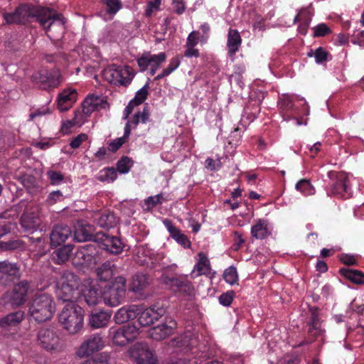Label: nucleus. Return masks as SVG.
Returning a JSON list of instances; mask_svg holds the SVG:
<instances>
[{"label": "nucleus", "mask_w": 364, "mask_h": 364, "mask_svg": "<svg viewBox=\"0 0 364 364\" xmlns=\"http://www.w3.org/2000/svg\"><path fill=\"white\" fill-rule=\"evenodd\" d=\"M63 200V194L60 191H54L49 193L46 199V203L52 205L58 201Z\"/></svg>", "instance_id": "nucleus-59"}, {"label": "nucleus", "mask_w": 364, "mask_h": 364, "mask_svg": "<svg viewBox=\"0 0 364 364\" xmlns=\"http://www.w3.org/2000/svg\"><path fill=\"white\" fill-rule=\"evenodd\" d=\"M126 284L127 279L124 277H116L112 286L109 287L102 294L105 303L110 306H116L121 304L125 297Z\"/></svg>", "instance_id": "nucleus-6"}, {"label": "nucleus", "mask_w": 364, "mask_h": 364, "mask_svg": "<svg viewBox=\"0 0 364 364\" xmlns=\"http://www.w3.org/2000/svg\"><path fill=\"white\" fill-rule=\"evenodd\" d=\"M59 321L69 333L75 334L83 326L84 310L75 304H67L59 314Z\"/></svg>", "instance_id": "nucleus-3"}, {"label": "nucleus", "mask_w": 364, "mask_h": 364, "mask_svg": "<svg viewBox=\"0 0 364 364\" xmlns=\"http://www.w3.org/2000/svg\"><path fill=\"white\" fill-rule=\"evenodd\" d=\"M107 102L102 97L89 95L82 102V112L86 116H89L94 111L105 108Z\"/></svg>", "instance_id": "nucleus-29"}, {"label": "nucleus", "mask_w": 364, "mask_h": 364, "mask_svg": "<svg viewBox=\"0 0 364 364\" xmlns=\"http://www.w3.org/2000/svg\"><path fill=\"white\" fill-rule=\"evenodd\" d=\"M233 240H234V250H238L245 242V240L243 238V235L242 233L235 231L233 233Z\"/></svg>", "instance_id": "nucleus-61"}, {"label": "nucleus", "mask_w": 364, "mask_h": 364, "mask_svg": "<svg viewBox=\"0 0 364 364\" xmlns=\"http://www.w3.org/2000/svg\"><path fill=\"white\" fill-rule=\"evenodd\" d=\"M30 287V283L26 280H22L14 286L9 299L12 306L18 307L25 304Z\"/></svg>", "instance_id": "nucleus-20"}, {"label": "nucleus", "mask_w": 364, "mask_h": 364, "mask_svg": "<svg viewBox=\"0 0 364 364\" xmlns=\"http://www.w3.org/2000/svg\"><path fill=\"white\" fill-rule=\"evenodd\" d=\"M55 309L53 298L48 294H41L33 300L29 314L36 321L44 322L53 317Z\"/></svg>", "instance_id": "nucleus-4"}, {"label": "nucleus", "mask_w": 364, "mask_h": 364, "mask_svg": "<svg viewBox=\"0 0 364 364\" xmlns=\"http://www.w3.org/2000/svg\"><path fill=\"white\" fill-rule=\"evenodd\" d=\"M109 356L106 353H102L96 355L91 359L85 360L81 364H108Z\"/></svg>", "instance_id": "nucleus-48"}, {"label": "nucleus", "mask_w": 364, "mask_h": 364, "mask_svg": "<svg viewBox=\"0 0 364 364\" xmlns=\"http://www.w3.org/2000/svg\"><path fill=\"white\" fill-rule=\"evenodd\" d=\"M161 4L149 1L147 3L146 8L145 9V16L151 17L154 11H159L160 9Z\"/></svg>", "instance_id": "nucleus-63"}, {"label": "nucleus", "mask_w": 364, "mask_h": 364, "mask_svg": "<svg viewBox=\"0 0 364 364\" xmlns=\"http://www.w3.org/2000/svg\"><path fill=\"white\" fill-rule=\"evenodd\" d=\"M80 279L73 272H64L55 283V294L58 299L63 302L75 304L79 298L78 287Z\"/></svg>", "instance_id": "nucleus-2"}, {"label": "nucleus", "mask_w": 364, "mask_h": 364, "mask_svg": "<svg viewBox=\"0 0 364 364\" xmlns=\"http://www.w3.org/2000/svg\"><path fill=\"white\" fill-rule=\"evenodd\" d=\"M105 347L104 338L100 333H94L86 337L76 351L80 358H84L101 350Z\"/></svg>", "instance_id": "nucleus-8"}, {"label": "nucleus", "mask_w": 364, "mask_h": 364, "mask_svg": "<svg viewBox=\"0 0 364 364\" xmlns=\"http://www.w3.org/2000/svg\"><path fill=\"white\" fill-rule=\"evenodd\" d=\"M23 316L24 312L22 311H17L9 314L0 319V326L6 328L8 326H16L23 320Z\"/></svg>", "instance_id": "nucleus-38"}, {"label": "nucleus", "mask_w": 364, "mask_h": 364, "mask_svg": "<svg viewBox=\"0 0 364 364\" xmlns=\"http://www.w3.org/2000/svg\"><path fill=\"white\" fill-rule=\"evenodd\" d=\"M223 277L225 282L230 284H234L238 279L237 270L234 267H230L225 269Z\"/></svg>", "instance_id": "nucleus-49"}, {"label": "nucleus", "mask_w": 364, "mask_h": 364, "mask_svg": "<svg viewBox=\"0 0 364 364\" xmlns=\"http://www.w3.org/2000/svg\"><path fill=\"white\" fill-rule=\"evenodd\" d=\"M329 53L326 51L322 47L318 48L314 53L316 62L318 64L323 63L328 60Z\"/></svg>", "instance_id": "nucleus-54"}, {"label": "nucleus", "mask_w": 364, "mask_h": 364, "mask_svg": "<svg viewBox=\"0 0 364 364\" xmlns=\"http://www.w3.org/2000/svg\"><path fill=\"white\" fill-rule=\"evenodd\" d=\"M74 237L77 242L97 241L96 240L97 234L93 235L92 233V227L87 224H78L75 227Z\"/></svg>", "instance_id": "nucleus-32"}, {"label": "nucleus", "mask_w": 364, "mask_h": 364, "mask_svg": "<svg viewBox=\"0 0 364 364\" xmlns=\"http://www.w3.org/2000/svg\"><path fill=\"white\" fill-rule=\"evenodd\" d=\"M102 298V296L97 287L92 284L84 285L80 297V301L84 300L89 306H96Z\"/></svg>", "instance_id": "nucleus-24"}, {"label": "nucleus", "mask_w": 364, "mask_h": 364, "mask_svg": "<svg viewBox=\"0 0 364 364\" xmlns=\"http://www.w3.org/2000/svg\"><path fill=\"white\" fill-rule=\"evenodd\" d=\"M72 234V231L70 227L65 225H55L50 235V242L53 246H59L64 243Z\"/></svg>", "instance_id": "nucleus-25"}, {"label": "nucleus", "mask_w": 364, "mask_h": 364, "mask_svg": "<svg viewBox=\"0 0 364 364\" xmlns=\"http://www.w3.org/2000/svg\"><path fill=\"white\" fill-rule=\"evenodd\" d=\"M242 44V38L240 33L236 29L230 28L228 34L227 48L228 55L233 57L239 50Z\"/></svg>", "instance_id": "nucleus-34"}, {"label": "nucleus", "mask_w": 364, "mask_h": 364, "mask_svg": "<svg viewBox=\"0 0 364 364\" xmlns=\"http://www.w3.org/2000/svg\"><path fill=\"white\" fill-rule=\"evenodd\" d=\"M24 205V203H21L13 207L11 211L15 212L13 214H10L9 211H4L0 213V237L9 233L11 229V223L6 221L11 217H16L19 208H22Z\"/></svg>", "instance_id": "nucleus-33"}, {"label": "nucleus", "mask_w": 364, "mask_h": 364, "mask_svg": "<svg viewBox=\"0 0 364 364\" xmlns=\"http://www.w3.org/2000/svg\"><path fill=\"white\" fill-rule=\"evenodd\" d=\"M134 74L130 66L120 67L114 64L107 66L102 72L103 77L107 82L123 86H127L131 83Z\"/></svg>", "instance_id": "nucleus-5"}, {"label": "nucleus", "mask_w": 364, "mask_h": 364, "mask_svg": "<svg viewBox=\"0 0 364 364\" xmlns=\"http://www.w3.org/2000/svg\"><path fill=\"white\" fill-rule=\"evenodd\" d=\"M0 246L1 249L5 250H14L21 248L22 242L18 240H10L8 242H1Z\"/></svg>", "instance_id": "nucleus-56"}, {"label": "nucleus", "mask_w": 364, "mask_h": 364, "mask_svg": "<svg viewBox=\"0 0 364 364\" xmlns=\"http://www.w3.org/2000/svg\"><path fill=\"white\" fill-rule=\"evenodd\" d=\"M47 175L52 185H59L64 180V176L59 171H48Z\"/></svg>", "instance_id": "nucleus-50"}, {"label": "nucleus", "mask_w": 364, "mask_h": 364, "mask_svg": "<svg viewBox=\"0 0 364 364\" xmlns=\"http://www.w3.org/2000/svg\"><path fill=\"white\" fill-rule=\"evenodd\" d=\"M62 82L61 75L58 70H46L39 74L38 86L43 90H50L58 87Z\"/></svg>", "instance_id": "nucleus-21"}, {"label": "nucleus", "mask_w": 364, "mask_h": 364, "mask_svg": "<svg viewBox=\"0 0 364 364\" xmlns=\"http://www.w3.org/2000/svg\"><path fill=\"white\" fill-rule=\"evenodd\" d=\"M166 60V54L164 52L159 54H151L149 52L144 53L137 59V64L141 71H145L150 68H160L161 65Z\"/></svg>", "instance_id": "nucleus-17"}, {"label": "nucleus", "mask_w": 364, "mask_h": 364, "mask_svg": "<svg viewBox=\"0 0 364 364\" xmlns=\"http://www.w3.org/2000/svg\"><path fill=\"white\" fill-rule=\"evenodd\" d=\"M310 316L309 321L307 322L308 328V334L309 337L300 343L298 346H302L304 345H307L311 343L314 338L320 336L323 334V330L321 326V319L318 314V309L316 306L311 307L309 309Z\"/></svg>", "instance_id": "nucleus-12"}, {"label": "nucleus", "mask_w": 364, "mask_h": 364, "mask_svg": "<svg viewBox=\"0 0 364 364\" xmlns=\"http://www.w3.org/2000/svg\"><path fill=\"white\" fill-rule=\"evenodd\" d=\"M131 355L136 364H157V359L146 343L135 344L131 350Z\"/></svg>", "instance_id": "nucleus-13"}, {"label": "nucleus", "mask_w": 364, "mask_h": 364, "mask_svg": "<svg viewBox=\"0 0 364 364\" xmlns=\"http://www.w3.org/2000/svg\"><path fill=\"white\" fill-rule=\"evenodd\" d=\"M314 36H325L331 33V29L325 23H319L314 28Z\"/></svg>", "instance_id": "nucleus-55"}, {"label": "nucleus", "mask_w": 364, "mask_h": 364, "mask_svg": "<svg viewBox=\"0 0 364 364\" xmlns=\"http://www.w3.org/2000/svg\"><path fill=\"white\" fill-rule=\"evenodd\" d=\"M164 256L162 253H158L156 256L155 262L158 263L159 265L164 269L174 270L177 267L176 264H169L167 261H164Z\"/></svg>", "instance_id": "nucleus-52"}, {"label": "nucleus", "mask_w": 364, "mask_h": 364, "mask_svg": "<svg viewBox=\"0 0 364 364\" xmlns=\"http://www.w3.org/2000/svg\"><path fill=\"white\" fill-rule=\"evenodd\" d=\"M132 161L128 156H123L117 164V171L121 173H127L129 171L132 166Z\"/></svg>", "instance_id": "nucleus-47"}, {"label": "nucleus", "mask_w": 364, "mask_h": 364, "mask_svg": "<svg viewBox=\"0 0 364 364\" xmlns=\"http://www.w3.org/2000/svg\"><path fill=\"white\" fill-rule=\"evenodd\" d=\"M97 225L103 228H111L117 223V219L113 213L105 211L96 219Z\"/></svg>", "instance_id": "nucleus-39"}, {"label": "nucleus", "mask_w": 364, "mask_h": 364, "mask_svg": "<svg viewBox=\"0 0 364 364\" xmlns=\"http://www.w3.org/2000/svg\"><path fill=\"white\" fill-rule=\"evenodd\" d=\"M98 253L95 244H87L79 246L75 251L73 261L76 266H88L94 262Z\"/></svg>", "instance_id": "nucleus-10"}, {"label": "nucleus", "mask_w": 364, "mask_h": 364, "mask_svg": "<svg viewBox=\"0 0 364 364\" xmlns=\"http://www.w3.org/2000/svg\"><path fill=\"white\" fill-rule=\"evenodd\" d=\"M22 185L28 190L33 188L36 185V178L33 176L24 174L19 178Z\"/></svg>", "instance_id": "nucleus-53"}, {"label": "nucleus", "mask_w": 364, "mask_h": 364, "mask_svg": "<svg viewBox=\"0 0 364 364\" xmlns=\"http://www.w3.org/2000/svg\"><path fill=\"white\" fill-rule=\"evenodd\" d=\"M87 139L88 136L86 134H80L71 140L70 146L73 149H77L80 146L82 143L85 141Z\"/></svg>", "instance_id": "nucleus-60"}, {"label": "nucleus", "mask_w": 364, "mask_h": 364, "mask_svg": "<svg viewBox=\"0 0 364 364\" xmlns=\"http://www.w3.org/2000/svg\"><path fill=\"white\" fill-rule=\"evenodd\" d=\"M151 282V279L149 275L138 272L132 277L129 289L135 294H141L149 287Z\"/></svg>", "instance_id": "nucleus-27"}, {"label": "nucleus", "mask_w": 364, "mask_h": 364, "mask_svg": "<svg viewBox=\"0 0 364 364\" xmlns=\"http://www.w3.org/2000/svg\"><path fill=\"white\" fill-rule=\"evenodd\" d=\"M105 6L106 13L109 15H115L122 8V3L121 0H101Z\"/></svg>", "instance_id": "nucleus-43"}, {"label": "nucleus", "mask_w": 364, "mask_h": 364, "mask_svg": "<svg viewBox=\"0 0 364 364\" xmlns=\"http://www.w3.org/2000/svg\"><path fill=\"white\" fill-rule=\"evenodd\" d=\"M339 272L343 277L355 284H364V273H363L361 271L348 268H341L340 269Z\"/></svg>", "instance_id": "nucleus-40"}, {"label": "nucleus", "mask_w": 364, "mask_h": 364, "mask_svg": "<svg viewBox=\"0 0 364 364\" xmlns=\"http://www.w3.org/2000/svg\"><path fill=\"white\" fill-rule=\"evenodd\" d=\"M21 277L20 267L17 263L9 261L0 262V284L9 285Z\"/></svg>", "instance_id": "nucleus-14"}, {"label": "nucleus", "mask_w": 364, "mask_h": 364, "mask_svg": "<svg viewBox=\"0 0 364 364\" xmlns=\"http://www.w3.org/2000/svg\"><path fill=\"white\" fill-rule=\"evenodd\" d=\"M41 223V220L38 207L27 206L20 220V224L23 232L33 233L39 229Z\"/></svg>", "instance_id": "nucleus-9"}, {"label": "nucleus", "mask_w": 364, "mask_h": 364, "mask_svg": "<svg viewBox=\"0 0 364 364\" xmlns=\"http://www.w3.org/2000/svg\"><path fill=\"white\" fill-rule=\"evenodd\" d=\"M77 92L74 89L65 90L59 94L57 106L60 112L67 111L76 101Z\"/></svg>", "instance_id": "nucleus-31"}, {"label": "nucleus", "mask_w": 364, "mask_h": 364, "mask_svg": "<svg viewBox=\"0 0 364 364\" xmlns=\"http://www.w3.org/2000/svg\"><path fill=\"white\" fill-rule=\"evenodd\" d=\"M139 313V306L130 305L119 309L115 314L114 319L117 323L121 324L134 319Z\"/></svg>", "instance_id": "nucleus-28"}, {"label": "nucleus", "mask_w": 364, "mask_h": 364, "mask_svg": "<svg viewBox=\"0 0 364 364\" xmlns=\"http://www.w3.org/2000/svg\"><path fill=\"white\" fill-rule=\"evenodd\" d=\"M130 135V124H126L123 136L117 138L108 144V150L116 152L126 141Z\"/></svg>", "instance_id": "nucleus-42"}, {"label": "nucleus", "mask_w": 364, "mask_h": 364, "mask_svg": "<svg viewBox=\"0 0 364 364\" xmlns=\"http://www.w3.org/2000/svg\"><path fill=\"white\" fill-rule=\"evenodd\" d=\"M350 41L355 45L364 48V31L358 30L354 31Z\"/></svg>", "instance_id": "nucleus-57"}, {"label": "nucleus", "mask_w": 364, "mask_h": 364, "mask_svg": "<svg viewBox=\"0 0 364 364\" xmlns=\"http://www.w3.org/2000/svg\"><path fill=\"white\" fill-rule=\"evenodd\" d=\"M164 225L168 231L170 236L174 239L178 244L185 248L191 247V242L187 236L181 232V231L176 227L172 222L168 219H165L163 221Z\"/></svg>", "instance_id": "nucleus-30"}, {"label": "nucleus", "mask_w": 364, "mask_h": 364, "mask_svg": "<svg viewBox=\"0 0 364 364\" xmlns=\"http://www.w3.org/2000/svg\"><path fill=\"white\" fill-rule=\"evenodd\" d=\"M137 333V329L135 326H124L114 332L112 340L115 345L123 346L133 341Z\"/></svg>", "instance_id": "nucleus-22"}, {"label": "nucleus", "mask_w": 364, "mask_h": 364, "mask_svg": "<svg viewBox=\"0 0 364 364\" xmlns=\"http://www.w3.org/2000/svg\"><path fill=\"white\" fill-rule=\"evenodd\" d=\"M161 194H158L154 196H149L145 200V204L149 209L152 208L157 204L161 203Z\"/></svg>", "instance_id": "nucleus-64"}, {"label": "nucleus", "mask_w": 364, "mask_h": 364, "mask_svg": "<svg viewBox=\"0 0 364 364\" xmlns=\"http://www.w3.org/2000/svg\"><path fill=\"white\" fill-rule=\"evenodd\" d=\"M37 341L38 345L48 351L56 350L60 344V338L57 333L48 328L39 330Z\"/></svg>", "instance_id": "nucleus-15"}, {"label": "nucleus", "mask_w": 364, "mask_h": 364, "mask_svg": "<svg viewBox=\"0 0 364 364\" xmlns=\"http://www.w3.org/2000/svg\"><path fill=\"white\" fill-rule=\"evenodd\" d=\"M149 79L148 82L136 92L135 97L132 100V103H134L135 105L138 106L146 100L149 94Z\"/></svg>", "instance_id": "nucleus-46"}, {"label": "nucleus", "mask_w": 364, "mask_h": 364, "mask_svg": "<svg viewBox=\"0 0 364 364\" xmlns=\"http://www.w3.org/2000/svg\"><path fill=\"white\" fill-rule=\"evenodd\" d=\"M4 17L7 23H22L29 17H36L49 38H52L50 33L52 27L63 30L65 22L61 14H55L48 8L32 5L21 6L14 13L4 14Z\"/></svg>", "instance_id": "nucleus-1"}, {"label": "nucleus", "mask_w": 364, "mask_h": 364, "mask_svg": "<svg viewBox=\"0 0 364 364\" xmlns=\"http://www.w3.org/2000/svg\"><path fill=\"white\" fill-rule=\"evenodd\" d=\"M200 40V32L193 31L189 33L186 43V47H195Z\"/></svg>", "instance_id": "nucleus-58"}, {"label": "nucleus", "mask_w": 364, "mask_h": 364, "mask_svg": "<svg viewBox=\"0 0 364 364\" xmlns=\"http://www.w3.org/2000/svg\"><path fill=\"white\" fill-rule=\"evenodd\" d=\"M272 226L266 219L259 218L255 220L251 228V235L257 240H263L272 234Z\"/></svg>", "instance_id": "nucleus-26"}, {"label": "nucleus", "mask_w": 364, "mask_h": 364, "mask_svg": "<svg viewBox=\"0 0 364 364\" xmlns=\"http://www.w3.org/2000/svg\"><path fill=\"white\" fill-rule=\"evenodd\" d=\"M235 292L233 291H228L219 296V302L224 306H229L232 304Z\"/></svg>", "instance_id": "nucleus-51"}, {"label": "nucleus", "mask_w": 364, "mask_h": 364, "mask_svg": "<svg viewBox=\"0 0 364 364\" xmlns=\"http://www.w3.org/2000/svg\"><path fill=\"white\" fill-rule=\"evenodd\" d=\"M198 257L199 259L191 272L192 277H196L203 274L208 275L210 272V264L208 258L203 252H200Z\"/></svg>", "instance_id": "nucleus-35"}, {"label": "nucleus", "mask_w": 364, "mask_h": 364, "mask_svg": "<svg viewBox=\"0 0 364 364\" xmlns=\"http://www.w3.org/2000/svg\"><path fill=\"white\" fill-rule=\"evenodd\" d=\"M328 176L332 181L331 188L328 191V196L334 195L348 198L352 196V191L349 187L348 177L346 173L330 171Z\"/></svg>", "instance_id": "nucleus-7"}, {"label": "nucleus", "mask_w": 364, "mask_h": 364, "mask_svg": "<svg viewBox=\"0 0 364 364\" xmlns=\"http://www.w3.org/2000/svg\"><path fill=\"white\" fill-rule=\"evenodd\" d=\"M117 177V170L113 168H107L100 171L97 179L102 182H113Z\"/></svg>", "instance_id": "nucleus-44"}, {"label": "nucleus", "mask_w": 364, "mask_h": 364, "mask_svg": "<svg viewBox=\"0 0 364 364\" xmlns=\"http://www.w3.org/2000/svg\"><path fill=\"white\" fill-rule=\"evenodd\" d=\"M97 242L102 244V249L112 254L117 255L123 250L121 240L115 236H110L107 233L100 232L97 233Z\"/></svg>", "instance_id": "nucleus-19"}, {"label": "nucleus", "mask_w": 364, "mask_h": 364, "mask_svg": "<svg viewBox=\"0 0 364 364\" xmlns=\"http://www.w3.org/2000/svg\"><path fill=\"white\" fill-rule=\"evenodd\" d=\"M197 343L198 341L193 333L186 332L171 340L169 346L180 350L188 351L196 347Z\"/></svg>", "instance_id": "nucleus-23"}, {"label": "nucleus", "mask_w": 364, "mask_h": 364, "mask_svg": "<svg viewBox=\"0 0 364 364\" xmlns=\"http://www.w3.org/2000/svg\"><path fill=\"white\" fill-rule=\"evenodd\" d=\"M111 315L101 311L92 313L89 317V325L92 328H100L106 326L110 319Z\"/></svg>", "instance_id": "nucleus-36"}, {"label": "nucleus", "mask_w": 364, "mask_h": 364, "mask_svg": "<svg viewBox=\"0 0 364 364\" xmlns=\"http://www.w3.org/2000/svg\"><path fill=\"white\" fill-rule=\"evenodd\" d=\"M177 328V323L172 318H166L164 323L153 327L150 331V336L156 341H162L174 333Z\"/></svg>", "instance_id": "nucleus-16"}, {"label": "nucleus", "mask_w": 364, "mask_h": 364, "mask_svg": "<svg viewBox=\"0 0 364 364\" xmlns=\"http://www.w3.org/2000/svg\"><path fill=\"white\" fill-rule=\"evenodd\" d=\"M295 188L305 196H311L315 193V189L307 179H301L295 186Z\"/></svg>", "instance_id": "nucleus-45"}, {"label": "nucleus", "mask_w": 364, "mask_h": 364, "mask_svg": "<svg viewBox=\"0 0 364 364\" xmlns=\"http://www.w3.org/2000/svg\"><path fill=\"white\" fill-rule=\"evenodd\" d=\"M115 264L110 261H106L96 269L97 279L102 282L110 280L114 274Z\"/></svg>", "instance_id": "nucleus-37"}, {"label": "nucleus", "mask_w": 364, "mask_h": 364, "mask_svg": "<svg viewBox=\"0 0 364 364\" xmlns=\"http://www.w3.org/2000/svg\"><path fill=\"white\" fill-rule=\"evenodd\" d=\"M73 247L70 245H64L54 252L53 259L58 264H61L68 261L70 257Z\"/></svg>", "instance_id": "nucleus-41"}, {"label": "nucleus", "mask_w": 364, "mask_h": 364, "mask_svg": "<svg viewBox=\"0 0 364 364\" xmlns=\"http://www.w3.org/2000/svg\"><path fill=\"white\" fill-rule=\"evenodd\" d=\"M165 313L163 308L156 307L155 306L143 310L139 306V313L137 315L138 322L141 326H148L152 324L154 321H157Z\"/></svg>", "instance_id": "nucleus-18"}, {"label": "nucleus", "mask_w": 364, "mask_h": 364, "mask_svg": "<svg viewBox=\"0 0 364 364\" xmlns=\"http://www.w3.org/2000/svg\"><path fill=\"white\" fill-rule=\"evenodd\" d=\"M281 108L284 110H290L294 107L291 97L289 95H283L280 102Z\"/></svg>", "instance_id": "nucleus-62"}, {"label": "nucleus", "mask_w": 364, "mask_h": 364, "mask_svg": "<svg viewBox=\"0 0 364 364\" xmlns=\"http://www.w3.org/2000/svg\"><path fill=\"white\" fill-rule=\"evenodd\" d=\"M162 279L164 284L168 286L172 291L190 297L194 296V287L186 278L171 277L163 275Z\"/></svg>", "instance_id": "nucleus-11"}]
</instances>
